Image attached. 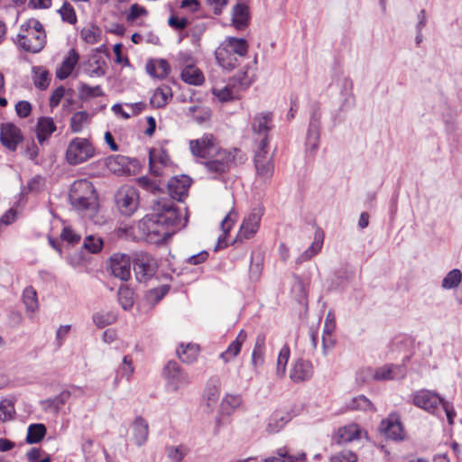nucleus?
Listing matches in <instances>:
<instances>
[{
  "mask_svg": "<svg viewBox=\"0 0 462 462\" xmlns=\"http://www.w3.org/2000/svg\"><path fill=\"white\" fill-rule=\"evenodd\" d=\"M191 185V179L187 175H180L171 178L168 182L169 197H162L153 200L152 213L143 220V229L151 237H157L156 241H165L171 237L176 230L186 226L188 217H180L172 199L183 201L188 196Z\"/></svg>",
  "mask_w": 462,
  "mask_h": 462,
  "instance_id": "nucleus-1",
  "label": "nucleus"
},
{
  "mask_svg": "<svg viewBox=\"0 0 462 462\" xmlns=\"http://www.w3.org/2000/svg\"><path fill=\"white\" fill-rule=\"evenodd\" d=\"M189 148L195 157L204 160L201 163L209 173L215 175V178L227 172L235 164L237 150L218 148L215 137L210 134H204L199 139L191 140Z\"/></svg>",
  "mask_w": 462,
  "mask_h": 462,
  "instance_id": "nucleus-2",
  "label": "nucleus"
},
{
  "mask_svg": "<svg viewBox=\"0 0 462 462\" xmlns=\"http://www.w3.org/2000/svg\"><path fill=\"white\" fill-rule=\"evenodd\" d=\"M18 47L31 53L40 52L46 44V32L42 23L31 18L20 26L14 42Z\"/></svg>",
  "mask_w": 462,
  "mask_h": 462,
  "instance_id": "nucleus-3",
  "label": "nucleus"
},
{
  "mask_svg": "<svg viewBox=\"0 0 462 462\" xmlns=\"http://www.w3.org/2000/svg\"><path fill=\"white\" fill-rule=\"evenodd\" d=\"M69 201L79 211H94L97 208V197L92 183L87 180H75L69 189Z\"/></svg>",
  "mask_w": 462,
  "mask_h": 462,
  "instance_id": "nucleus-4",
  "label": "nucleus"
},
{
  "mask_svg": "<svg viewBox=\"0 0 462 462\" xmlns=\"http://www.w3.org/2000/svg\"><path fill=\"white\" fill-rule=\"evenodd\" d=\"M254 163L256 175L263 181L269 180L274 171L273 157L269 153L268 140L262 139L255 150Z\"/></svg>",
  "mask_w": 462,
  "mask_h": 462,
  "instance_id": "nucleus-5",
  "label": "nucleus"
},
{
  "mask_svg": "<svg viewBox=\"0 0 462 462\" xmlns=\"http://www.w3.org/2000/svg\"><path fill=\"white\" fill-rule=\"evenodd\" d=\"M95 149L86 138L72 139L66 151V160L70 165H78L92 158Z\"/></svg>",
  "mask_w": 462,
  "mask_h": 462,
  "instance_id": "nucleus-6",
  "label": "nucleus"
},
{
  "mask_svg": "<svg viewBox=\"0 0 462 462\" xmlns=\"http://www.w3.org/2000/svg\"><path fill=\"white\" fill-rule=\"evenodd\" d=\"M149 426L147 421L137 417L129 428L121 426L120 436L125 437L126 448L130 443H134L137 447L143 446L148 439Z\"/></svg>",
  "mask_w": 462,
  "mask_h": 462,
  "instance_id": "nucleus-7",
  "label": "nucleus"
},
{
  "mask_svg": "<svg viewBox=\"0 0 462 462\" xmlns=\"http://www.w3.org/2000/svg\"><path fill=\"white\" fill-rule=\"evenodd\" d=\"M163 376L166 380V386L170 391L177 392L189 384V374L181 370L175 361H170L163 369Z\"/></svg>",
  "mask_w": 462,
  "mask_h": 462,
  "instance_id": "nucleus-8",
  "label": "nucleus"
},
{
  "mask_svg": "<svg viewBox=\"0 0 462 462\" xmlns=\"http://www.w3.org/2000/svg\"><path fill=\"white\" fill-rule=\"evenodd\" d=\"M139 204V194L132 186H123L117 192V208L124 216H131Z\"/></svg>",
  "mask_w": 462,
  "mask_h": 462,
  "instance_id": "nucleus-9",
  "label": "nucleus"
},
{
  "mask_svg": "<svg viewBox=\"0 0 462 462\" xmlns=\"http://www.w3.org/2000/svg\"><path fill=\"white\" fill-rule=\"evenodd\" d=\"M158 268L156 260L148 254H140L134 260L133 269L136 279L145 282L152 278Z\"/></svg>",
  "mask_w": 462,
  "mask_h": 462,
  "instance_id": "nucleus-10",
  "label": "nucleus"
},
{
  "mask_svg": "<svg viewBox=\"0 0 462 462\" xmlns=\"http://www.w3.org/2000/svg\"><path fill=\"white\" fill-rule=\"evenodd\" d=\"M442 401L443 398L438 393L426 389L416 391L412 394L413 404L430 413H435Z\"/></svg>",
  "mask_w": 462,
  "mask_h": 462,
  "instance_id": "nucleus-11",
  "label": "nucleus"
},
{
  "mask_svg": "<svg viewBox=\"0 0 462 462\" xmlns=\"http://www.w3.org/2000/svg\"><path fill=\"white\" fill-rule=\"evenodd\" d=\"M367 439L366 431L356 423H350L337 429L333 439L337 444H347L361 439Z\"/></svg>",
  "mask_w": 462,
  "mask_h": 462,
  "instance_id": "nucleus-12",
  "label": "nucleus"
},
{
  "mask_svg": "<svg viewBox=\"0 0 462 462\" xmlns=\"http://www.w3.org/2000/svg\"><path fill=\"white\" fill-rule=\"evenodd\" d=\"M262 216V208H254L252 212L244 219L237 235V239L242 241L244 239H249L254 236L259 229Z\"/></svg>",
  "mask_w": 462,
  "mask_h": 462,
  "instance_id": "nucleus-13",
  "label": "nucleus"
},
{
  "mask_svg": "<svg viewBox=\"0 0 462 462\" xmlns=\"http://www.w3.org/2000/svg\"><path fill=\"white\" fill-rule=\"evenodd\" d=\"M0 141L3 146L10 151H15L23 141L21 130L11 123L3 124L0 129Z\"/></svg>",
  "mask_w": 462,
  "mask_h": 462,
  "instance_id": "nucleus-14",
  "label": "nucleus"
},
{
  "mask_svg": "<svg viewBox=\"0 0 462 462\" xmlns=\"http://www.w3.org/2000/svg\"><path fill=\"white\" fill-rule=\"evenodd\" d=\"M273 114L271 112H262L256 114L252 121V131L258 135L259 142L262 139L269 141V132L273 129Z\"/></svg>",
  "mask_w": 462,
  "mask_h": 462,
  "instance_id": "nucleus-15",
  "label": "nucleus"
},
{
  "mask_svg": "<svg viewBox=\"0 0 462 462\" xmlns=\"http://www.w3.org/2000/svg\"><path fill=\"white\" fill-rule=\"evenodd\" d=\"M380 430L387 438L393 440H402L404 438V430L395 414H391L387 419L383 420L380 424Z\"/></svg>",
  "mask_w": 462,
  "mask_h": 462,
  "instance_id": "nucleus-16",
  "label": "nucleus"
},
{
  "mask_svg": "<svg viewBox=\"0 0 462 462\" xmlns=\"http://www.w3.org/2000/svg\"><path fill=\"white\" fill-rule=\"evenodd\" d=\"M265 336L263 334H259L256 337L255 343L254 346V349L251 356V365L253 366L255 374L259 373V369L264 364L265 358Z\"/></svg>",
  "mask_w": 462,
  "mask_h": 462,
  "instance_id": "nucleus-17",
  "label": "nucleus"
},
{
  "mask_svg": "<svg viewBox=\"0 0 462 462\" xmlns=\"http://www.w3.org/2000/svg\"><path fill=\"white\" fill-rule=\"evenodd\" d=\"M219 47L228 52H232L242 60L246 56L249 46L246 40L243 38L227 37Z\"/></svg>",
  "mask_w": 462,
  "mask_h": 462,
  "instance_id": "nucleus-18",
  "label": "nucleus"
},
{
  "mask_svg": "<svg viewBox=\"0 0 462 462\" xmlns=\"http://www.w3.org/2000/svg\"><path fill=\"white\" fill-rule=\"evenodd\" d=\"M313 374L312 365L309 361L300 359L295 362L290 377L295 383L309 380Z\"/></svg>",
  "mask_w": 462,
  "mask_h": 462,
  "instance_id": "nucleus-19",
  "label": "nucleus"
},
{
  "mask_svg": "<svg viewBox=\"0 0 462 462\" xmlns=\"http://www.w3.org/2000/svg\"><path fill=\"white\" fill-rule=\"evenodd\" d=\"M247 338V333L242 329L236 336V339L232 341L226 351L222 352L219 357L225 362L228 363L235 359L241 351L243 344Z\"/></svg>",
  "mask_w": 462,
  "mask_h": 462,
  "instance_id": "nucleus-20",
  "label": "nucleus"
},
{
  "mask_svg": "<svg viewBox=\"0 0 462 462\" xmlns=\"http://www.w3.org/2000/svg\"><path fill=\"white\" fill-rule=\"evenodd\" d=\"M220 379L217 376L210 377L206 384L204 391V399L208 407L215 406L220 395Z\"/></svg>",
  "mask_w": 462,
  "mask_h": 462,
  "instance_id": "nucleus-21",
  "label": "nucleus"
},
{
  "mask_svg": "<svg viewBox=\"0 0 462 462\" xmlns=\"http://www.w3.org/2000/svg\"><path fill=\"white\" fill-rule=\"evenodd\" d=\"M56 125L51 117L42 116L38 119L36 134L40 143L48 140L52 133L56 131Z\"/></svg>",
  "mask_w": 462,
  "mask_h": 462,
  "instance_id": "nucleus-22",
  "label": "nucleus"
},
{
  "mask_svg": "<svg viewBox=\"0 0 462 462\" xmlns=\"http://www.w3.org/2000/svg\"><path fill=\"white\" fill-rule=\"evenodd\" d=\"M250 19L249 8L246 5L238 3L233 8L232 23L236 29L244 30Z\"/></svg>",
  "mask_w": 462,
  "mask_h": 462,
  "instance_id": "nucleus-23",
  "label": "nucleus"
},
{
  "mask_svg": "<svg viewBox=\"0 0 462 462\" xmlns=\"http://www.w3.org/2000/svg\"><path fill=\"white\" fill-rule=\"evenodd\" d=\"M405 368L402 365H384L375 370L374 377L376 380H393L404 376Z\"/></svg>",
  "mask_w": 462,
  "mask_h": 462,
  "instance_id": "nucleus-24",
  "label": "nucleus"
},
{
  "mask_svg": "<svg viewBox=\"0 0 462 462\" xmlns=\"http://www.w3.org/2000/svg\"><path fill=\"white\" fill-rule=\"evenodd\" d=\"M216 59L218 64L226 70H232L239 65L241 59L232 52L218 47L216 51Z\"/></svg>",
  "mask_w": 462,
  "mask_h": 462,
  "instance_id": "nucleus-25",
  "label": "nucleus"
},
{
  "mask_svg": "<svg viewBox=\"0 0 462 462\" xmlns=\"http://www.w3.org/2000/svg\"><path fill=\"white\" fill-rule=\"evenodd\" d=\"M171 68L165 60H150L146 64L147 73L157 79H164L170 73Z\"/></svg>",
  "mask_w": 462,
  "mask_h": 462,
  "instance_id": "nucleus-26",
  "label": "nucleus"
},
{
  "mask_svg": "<svg viewBox=\"0 0 462 462\" xmlns=\"http://www.w3.org/2000/svg\"><path fill=\"white\" fill-rule=\"evenodd\" d=\"M78 61L79 54L74 49L70 50L60 68L56 72L57 78L60 79H67L71 74Z\"/></svg>",
  "mask_w": 462,
  "mask_h": 462,
  "instance_id": "nucleus-27",
  "label": "nucleus"
},
{
  "mask_svg": "<svg viewBox=\"0 0 462 462\" xmlns=\"http://www.w3.org/2000/svg\"><path fill=\"white\" fill-rule=\"evenodd\" d=\"M291 420L289 413L282 411H275L268 419L266 430L269 433H277L280 431Z\"/></svg>",
  "mask_w": 462,
  "mask_h": 462,
  "instance_id": "nucleus-28",
  "label": "nucleus"
},
{
  "mask_svg": "<svg viewBox=\"0 0 462 462\" xmlns=\"http://www.w3.org/2000/svg\"><path fill=\"white\" fill-rule=\"evenodd\" d=\"M140 169V162L135 158L117 155V173L135 174Z\"/></svg>",
  "mask_w": 462,
  "mask_h": 462,
  "instance_id": "nucleus-29",
  "label": "nucleus"
},
{
  "mask_svg": "<svg viewBox=\"0 0 462 462\" xmlns=\"http://www.w3.org/2000/svg\"><path fill=\"white\" fill-rule=\"evenodd\" d=\"M180 76L181 79L189 85L199 86L204 82L203 73L192 64L185 66Z\"/></svg>",
  "mask_w": 462,
  "mask_h": 462,
  "instance_id": "nucleus-30",
  "label": "nucleus"
},
{
  "mask_svg": "<svg viewBox=\"0 0 462 462\" xmlns=\"http://www.w3.org/2000/svg\"><path fill=\"white\" fill-rule=\"evenodd\" d=\"M199 352V346L197 344L189 343L187 345H180V348L177 350V354L179 358L187 364L193 363Z\"/></svg>",
  "mask_w": 462,
  "mask_h": 462,
  "instance_id": "nucleus-31",
  "label": "nucleus"
},
{
  "mask_svg": "<svg viewBox=\"0 0 462 462\" xmlns=\"http://www.w3.org/2000/svg\"><path fill=\"white\" fill-rule=\"evenodd\" d=\"M189 452V448L185 444L165 447V454L171 462H181Z\"/></svg>",
  "mask_w": 462,
  "mask_h": 462,
  "instance_id": "nucleus-32",
  "label": "nucleus"
},
{
  "mask_svg": "<svg viewBox=\"0 0 462 462\" xmlns=\"http://www.w3.org/2000/svg\"><path fill=\"white\" fill-rule=\"evenodd\" d=\"M169 161V156L163 150L156 151L153 149L149 152L150 170L155 175L160 174V170L157 168L156 163L160 162L162 165H167Z\"/></svg>",
  "mask_w": 462,
  "mask_h": 462,
  "instance_id": "nucleus-33",
  "label": "nucleus"
},
{
  "mask_svg": "<svg viewBox=\"0 0 462 462\" xmlns=\"http://www.w3.org/2000/svg\"><path fill=\"white\" fill-rule=\"evenodd\" d=\"M117 298L124 310H127L133 307L134 302V293L133 289L127 284L123 283L120 285L117 291Z\"/></svg>",
  "mask_w": 462,
  "mask_h": 462,
  "instance_id": "nucleus-34",
  "label": "nucleus"
},
{
  "mask_svg": "<svg viewBox=\"0 0 462 462\" xmlns=\"http://www.w3.org/2000/svg\"><path fill=\"white\" fill-rule=\"evenodd\" d=\"M92 115L87 111L76 112L70 118V129L73 133H80L88 125Z\"/></svg>",
  "mask_w": 462,
  "mask_h": 462,
  "instance_id": "nucleus-35",
  "label": "nucleus"
},
{
  "mask_svg": "<svg viewBox=\"0 0 462 462\" xmlns=\"http://www.w3.org/2000/svg\"><path fill=\"white\" fill-rule=\"evenodd\" d=\"M171 97V90L168 87L158 88L154 91L150 99V103L153 107L164 106Z\"/></svg>",
  "mask_w": 462,
  "mask_h": 462,
  "instance_id": "nucleus-36",
  "label": "nucleus"
},
{
  "mask_svg": "<svg viewBox=\"0 0 462 462\" xmlns=\"http://www.w3.org/2000/svg\"><path fill=\"white\" fill-rule=\"evenodd\" d=\"M46 434V427L42 423L31 424L27 430L26 442L34 444L40 442Z\"/></svg>",
  "mask_w": 462,
  "mask_h": 462,
  "instance_id": "nucleus-37",
  "label": "nucleus"
},
{
  "mask_svg": "<svg viewBox=\"0 0 462 462\" xmlns=\"http://www.w3.org/2000/svg\"><path fill=\"white\" fill-rule=\"evenodd\" d=\"M101 29L94 25L84 27L80 31V37L85 42L88 44H95L99 42L101 40Z\"/></svg>",
  "mask_w": 462,
  "mask_h": 462,
  "instance_id": "nucleus-38",
  "label": "nucleus"
},
{
  "mask_svg": "<svg viewBox=\"0 0 462 462\" xmlns=\"http://www.w3.org/2000/svg\"><path fill=\"white\" fill-rule=\"evenodd\" d=\"M242 402L240 394H226L221 402V409L224 412L229 414L237 409Z\"/></svg>",
  "mask_w": 462,
  "mask_h": 462,
  "instance_id": "nucleus-39",
  "label": "nucleus"
},
{
  "mask_svg": "<svg viewBox=\"0 0 462 462\" xmlns=\"http://www.w3.org/2000/svg\"><path fill=\"white\" fill-rule=\"evenodd\" d=\"M131 276V259L129 256L122 254L117 258V278L126 282Z\"/></svg>",
  "mask_w": 462,
  "mask_h": 462,
  "instance_id": "nucleus-40",
  "label": "nucleus"
},
{
  "mask_svg": "<svg viewBox=\"0 0 462 462\" xmlns=\"http://www.w3.org/2000/svg\"><path fill=\"white\" fill-rule=\"evenodd\" d=\"M116 320V315L111 311H98L92 316L93 323L98 328H103Z\"/></svg>",
  "mask_w": 462,
  "mask_h": 462,
  "instance_id": "nucleus-41",
  "label": "nucleus"
},
{
  "mask_svg": "<svg viewBox=\"0 0 462 462\" xmlns=\"http://www.w3.org/2000/svg\"><path fill=\"white\" fill-rule=\"evenodd\" d=\"M461 279V272L458 269H453L443 278L441 286L445 290L454 289L459 285Z\"/></svg>",
  "mask_w": 462,
  "mask_h": 462,
  "instance_id": "nucleus-42",
  "label": "nucleus"
},
{
  "mask_svg": "<svg viewBox=\"0 0 462 462\" xmlns=\"http://www.w3.org/2000/svg\"><path fill=\"white\" fill-rule=\"evenodd\" d=\"M263 462H298V459L290 453L287 448H282L277 449L273 456L265 457Z\"/></svg>",
  "mask_w": 462,
  "mask_h": 462,
  "instance_id": "nucleus-43",
  "label": "nucleus"
},
{
  "mask_svg": "<svg viewBox=\"0 0 462 462\" xmlns=\"http://www.w3.org/2000/svg\"><path fill=\"white\" fill-rule=\"evenodd\" d=\"M290 357V348L288 346H283L278 355L276 364V374L278 376L282 377L286 373V365Z\"/></svg>",
  "mask_w": 462,
  "mask_h": 462,
  "instance_id": "nucleus-44",
  "label": "nucleus"
},
{
  "mask_svg": "<svg viewBox=\"0 0 462 462\" xmlns=\"http://www.w3.org/2000/svg\"><path fill=\"white\" fill-rule=\"evenodd\" d=\"M23 299L28 311L34 312L38 309L37 293L32 287H27L23 291Z\"/></svg>",
  "mask_w": 462,
  "mask_h": 462,
  "instance_id": "nucleus-45",
  "label": "nucleus"
},
{
  "mask_svg": "<svg viewBox=\"0 0 462 462\" xmlns=\"http://www.w3.org/2000/svg\"><path fill=\"white\" fill-rule=\"evenodd\" d=\"M127 111L123 108L120 104H117V115H121L124 118H130L133 116L138 115L145 107L143 102L134 104H126Z\"/></svg>",
  "mask_w": 462,
  "mask_h": 462,
  "instance_id": "nucleus-46",
  "label": "nucleus"
},
{
  "mask_svg": "<svg viewBox=\"0 0 462 462\" xmlns=\"http://www.w3.org/2000/svg\"><path fill=\"white\" fill-rule=\"evenodd\" d=\"M33 71L35 74L34 77V85L38 88L45 89L50 84V74L49 72L42 69V67L33 68Z\"/></svg>",
  "mask_w": 462,
  "mask_h": 462,
  "instance_id": "nucleus-47",
  "label": "nucleus"
},
{
  "mask_svg": "<svg viewBox=\"0 0 462 462\" xmlns=\"http://www.w3.org/2000/svg\"><path fill=\"white\" fill-rule=\"evenodd\" d=\"M349 408L351 410H361V411H374L375 409L373 405V403L371 402L370 400H368L365 396L364 395H359L356 398H354L350 403H349Z\"/></svg>",
  "mask_w": 462,
  "mask_h": 462,
  "instance_id": "nucleus-48",
  "label": "nucleus"
},
{
  "mask_svg": "<svg viewBox=\"0 0 462 462\" xmlns=\"http://www.w3.org/2000/svg\"><path fill=\"white\" fill-rule=\"evenodd\" d=\"M358 457L356 452L344 448L336 452L330 457V462H357Z\"/></svg>",
  "mask_w": 462,
  "mask_h": 462,
  "instance_id": "nucleus-49",
  "label": "nucleus"
},
{
  "mask_svg": "<svg viewBox=\"0 0 462 462\" xmlns=\"http://www.w3.org/2000/svg\"><path fill=\"white\" fill-rule=\"evenodd\" d=\"M63 22L69 24L77 23V15L73 6L68 2H64L62 6L58 10Z\"/></svg>",
  "mask_w": 462,
  "mask_h": 462,
  "instance_id": "nucleus-50",
  "label": "nucleus"
},
{
  "mask_svg": "<svg viewBox=\"0 0 462 462\" xmlns=\"http://www.w3.org/2000/svg\"><path fill=\"white\" fill-rule=\"evenodd\" d=\"M125 20L128 23H133L137 18L147 14V11L144 7L133 4L128 10L124 12Z\"/></svg>",
  "mask_w": 462,
  "mask_h": 462,
  "instance_id": "nucleus-51",
  "label": "nucleus"
},
{
  "mask_svg": "<svg viewBox=\"0 0 462 462\" xmlns=\"http://www.w3.org/2000/svg\"><path fill=\"white\" fill-rule=\"evenodd\" d=\"M319 143V130L313 125L312 128H308L306 146L310 152H315Z\"/></svg>",
  "mask_w": 462,
  "mask_h": 462,
  "instance_id": "nucleus-52",
  "label": "nucleus"
},
{
  "mask_svg": "<svg viewBox=\"0 0 462 462\" xmlns=\"http://www.w3.org/2000/svg\"><path fill=\"white\" fill-rule=\"evenodd\" d=\"M83 246L91 254L98 253L103 246V240L100 237L88 236L85 238Z\"/></svg>",
  "mask_w": 462,
  "mask_h": 462,
  "instance_id": "nucleus-53",
  "label": "nucleus"
},
{
  "mask_svg": "<svg viewBox=\"0 0 462 462\" xmlns=\"http://www.w3.org/2000/svg\"><path fill=\"white\" fill-rule=\"evenodd\" d=\"M79 97L84 98L98 97L102 94L101 88L98 86L90 87L88 84L81 83L79 87Z\"/></svg>",
  "mask_w": 462,
  "mask_h": 462,
  "instance_id": "nucleus-54",
  "label": "nucleus"
},
{
  "mask_svg": "<svg viewBox=\"0 0 462 462\" xmlns=\"http://www.w3.org/2000/svg\"><path fill=\"white\" fill-rule=\"evenodd\" d=\"M120 370H121V377L125 378L126 381H129L134 371L132 358L129 356H125L123 358V362H122Z\"/></svg>",
  "mask_w": 462,
  "mask_h": 462,
  "instance_id": "nucleus-55",
  "label": "nucleus"
},
{
  "mask_svg": "<svg viewBox=\"0 0 462 462\" xmlns=\"http://www.w3.org/2000/svg\"><path fill=\"white\" fill-rule=\"evenodd\" d=\"M60 237L63 241H66L69 245H76L80 241V236L77 234L73 229L69 226H65L62 229L60 234Z\"/></svg>",
  "mask_w": 462,
  "mask_h": 462,
  "instance_id": "nucleus-56",
  "label": "nucleus"
},
{
  "mask_svg": "<svg viewBox=\"0 0 462 462\" xmlns=\"http://www.w3.org/2000/svg\"><path fill=\"white\" fill-rule=\"evenodd\" d=\"M15 112L21 118L28 117L32 112L31 103L25 100L17 102L15 105Z\"/></svg>",
  "mask_w": 462,
  "mask_h": 462,
  "instance_id": "nucleus-57",
  "label": "nucleus"
},
{
  "mask_svg": "<svg viewBox=\"0 0 462 462\" xmlns=\"http://www.w3.org/2000/svg\"><path fill=\"white\" fill-rule=\"evenodd\" d=\"M137 182L143 189L154 193L159 189V186L156 181L151 180L149 177L143 176L138 178Z\"/></svg>",
  "mask_w": 462,
  "mask_h": 462,
  "instance_id": "nucleus-58",
  "label": "nucleus"
},
{
  "mask_svg": "<svg viewBox=\"0 0 462 462\" xmlns=\"http://www.w3.org/2000/svg\"><path fill=\"white\" fill-rule=\"evenodd\" d=\"M65 92H66V89L64 87H59L57 88L51 94V97H50V106L51 107H55L57 106L61 98L64 97L65 95Z\"/></svg>",
  "mask_w": 462,
  "mask_h": 462,
  "instance_id": "nucleus-59",
  "label": "nucleus"
},
{
  "mask_svg": "<svg viewBox=\"0 0 462 462\" xmlns=\"http://www.w3.org/2000/svg\"><path fill=\"white\" fill-rule=\"evenodd\" d=\"M332 333L333 332H323L322 334V348L325 355L335 346L336 340L333 337Z\"/></svg>",
  "mask_w": 462,
  "mask_h": 462,
  "instance_id": "nucleus-60",
  "label": "nucleus"
},
{
  "mask_svg": "<svg viewBox=\"0 0 462 462\" xmlns=\"http://www.w3.org/2000/svg\"><path fill=\"white\" fill-rule=\"evenodd\" d=\"M168 23L174 29L181 30L188 25L189 21L186 18H179L175 15H171L169 18Z\"/></svg>",
  "mask_w": 462,
  "mask_h": 462,
  "instance_id": "nucleus-61",
  "label": "nucleus"
},
{
  "mask_svg": "<svg viewBox=\"0 0 462 462\" xmlns=\"http://www.w3.org/2000/svg\"><path fill=\"white\" fill-rule=\"evenodd\" d=\"M236 214L230 212L221 221V228L225 235H226L231 229L234 222L236 221Z\"/></svg>",
  "mask_w": 462,
  "mask_h": 462,
  "instance_id": "nucleus-62",
  "label": "nucleus"
},
{
  "mask_svg": "<svg viewBox=\"0 0 462 462\" xmlns=\"http://www.w3.org/2000/svg\"><path fill=\"white\" fill-rule=\"evenodd\" d=\"M70 393L69 391L61 392L58 396L51 399V403L55 404V410L60 411L61 406L69 400Z\"/></svg>",
  "mask_w": 462,
  "mask_h": 462,
  "instance_id": "nucleus-63",
  "label": "nucleus"
},
{
  "mask_svg": "<svg viewBox=\"0 0 462 462\" xmlns=\"http://www.w3.org/2000/svg\"><path fill=\"white\" fill-rule=\"evenodd\" d=\"M236 80L241 88H246L252 84V77L248 76L247 72H239L236 76Z\"/></svg>",
  "mask_w": 462,
  "mask_h": 462,
  "instance_id": "nucleus-64",
  "label": "nucleus"
}]
</instances>
